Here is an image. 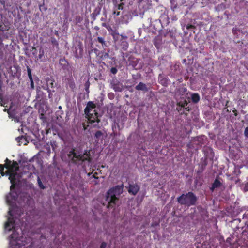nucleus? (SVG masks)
<instances>
[{"label":"nucleus","mask_w":248,"mask_h":248,"mask_svg":"<svg viewBox=\"0 0 248 248\" xmlns=\"http://www.w3.org/2000/svg\"><path fill=\"white\" fill-rule=\"evenodd\" d=\"M106 247V243H102L100 248H105Z\"/></svg>","instance_id":"412c9836"},{"label":"nucleus","mask_w":248,"mask_h":248,"mask_svg":"<svg viewBox=\"0 0 248 248\" xmlns=\"http://www.w3.org/2000/svg\"><path fill=\"white\" fill-rule=\"evenodd\" d=\"M191 99L193 102L197 103L200 100V96L197 93H194L191 95Z\"/></svg>","instance_id":"9b49d317"},{"label":"nucleus","mask_w":248,"mask_h":248,"mask_svg":"<svg viewBox=\"0 0 248 248\" xmlns=\"http://www.w3.org/2000/svg\"><path fill=\"white\" fill-rule=\"evenodd\" d=\"M221 183L217 179H216L214 183L213 184L212 186L211 187L212 191H213L214 189L219 187L221 186Z\"/></svg>","instance_id":"9d476101"},{"label":"nucleus","mask_w":248,"mask_h":248,"mask_svg":"<svg viewBox=\"0 0 248 248\" xmlns=\"http://www.w3.org/2000/svg\"><path fill=\"white\" fill-rule=\"evenodd\" d=\"M187 93V89L184 87L179 88L176 92L175 96L177 103L183 107L186 106L187 103L186 100Z\"/></svg>","instance_id":"20e7f679"},{"label":"nucleus","mask_w":248,"mask_h":248,"mask_svg":"<svg viewBox=\"0 0 248 248\" xmlns=\"http://www.w3.org/2000/svg\"><path fill=\"white\" fill-rule=\"evenodd\" d=\"M37 181H38V185H39V187L41 188V189H44L45 188V187L44 186H43V185L42 184L41 180H40V179L39 178V177H38V179H37Z\"/></svg>","instance_id":"dca6fc26"},{"label":"nucleus","mask_w":248,"mask_h":248,"mask_svg":"<svg viewBox=\"0 0 248 248\" xmlns=\"http://www.w3.org/2000/svg\"><path fill=\"white\" fill-rule=\"evenodd\" d=\"M62 159H65V160H68L69 161L75 162L76 160H84L83 156L81 155H78L76 152H75L74 150L70 151L68 154H67V158H64L63 155L62 156Z\"/></svg>","instance_id":"423d86ee"},{"label":"nucleus","mask_w":248,"mask_h":248,"mask_svg":"<svg viewBox=\"0 0 248 248\" xmlns=\"http://www.w3.org/2000/svg\"><path fill=\"white\" fill-rule=\"evenodd\" d=\"M136 89L137 90L147 91V88L145 84L142 82H140L138 85L136 86Z\"/></svg>","instance_id":"1a4fd4ad"},{"label":"nucleus","mask_w":248,"mask_h":248,"mask_svg":"<svg viewBox=\"0 0 248 248\" xmlns=\"http://www.w3.org/2000/svg\"><path fill=\"white\" fill-rule=\"evenodd\" d=\"M97 39H98V42L100 43L103 44L105 42L104 39L102 37H98L97 38Z\"/></svg>","instance_id":"a211bd4d"},{"label":"nucleus","mask_w":248,"mask_h":248,"mask_svg":"<svg viewBox=\"0 0 248 248\" xmlns=\"http://www.w3.org/2000/svg\"><path fill=\"white\" fill-rule=\"evenodd\" d=\"M102 135H103L102 133L100 131H97L95 134V136L97 138H101V137L102 136Z\"/></svg>","instance_id":"2eb2a0df"},{"label":"nucleus","mask_w":248,"mask_h":248,"mask_svg":"<svg viewBox=\"0 0 248 248\" xmlns=\"http://www.w3.org/2000/svg\"><path fill=\"white\" fill-rule=\"evenodd\" d=\"M85 113L89 122L93 126H97L99 120L95 104L92 102H89L85 109Z\"/></svg>","instance_id":"7ed1b4c3"},{"label":"nucleus","mask_w":248,"mask_h":248,"mask_svg":"<svg viewBox=\"0 0 248 248\" xmlns=\"http://www.w3.org/2000/svg\"><path fill=\"white\" fill-rule=\"evenodd\" d=\"M3 170H4V166L3 165H0V173L2 176H4L5 175V174L3 172Z\"/></svg>","instance_id":"f3484780"},{"label":"nucleus","mask_w":248,"mask_h":248,"mask_svg":"<svg viewBox=\"0 0 248 248\" xmlns=\"http://www.w3.org/2000/svg\"><path fill=\"white\" fill-rule=\"evenodd\" d=\"M13 212H8L7 216V221L4 225V233L8 234L12 231V233L9 237V248H25L24 245H21L19 236V232L16 229L15 227V220L13 217Z\"/></svg>","instance_id":"f257e3e1"},{"label":"nucleus","mask_w":248,"mask_h":248,"mask_svg":"<svg viewBox=\"0 0 248 248\" xmlns=\"http://www.w3.org/2000/svg\"><path fill=\"white\" fill-rule=\"evenodd\" d=\"M0 104H1V106H4V105H5V102L3 101V100H2L1 101Z\"/></svg>","instance_id":"5701e85b"},{"label":"nucleus","mask_w":248,"mask_h":248,"mask_svg":"<svg viewBox=\"0 0 248 248\" xmlns=\"http://www.w3.org/2000/svg\"><path fill=\"white\" fill-rule=\"evenodd\" d=\"M11 109H12V107H10V108L8 110L6 108H5L3 110L5 112H7V113H8V114L9 115V117L10 118H14V114L12 112Z\"/></svg>","instance_id":"ddd939ff"},{"label":"nucleus","mask_w":248,"mask_h":248,"mask_svg":"<svg viewBox=\"0 0 248 248\" xmlns=\"http://www.w3.org/2000/svg\"><path fill=\"white\" fill-rule=\"evenodd\" d=\"M113 89L116 92H121L122 90V86L120 84H114L113 85Z\"/></svg>","instance_id":"f8f14e48"},{"label":"nucleus","mask_w":248,"mask_h":248,"mask_svg":"<svg viewBox=\"0 0 248 248\" xmlns=\"http://www.w3.org/2000/svg\"><path fill=\"white\" fill-rule=\"evenodd\" d=\"M197 200L196 196L192 192L186 194H182L178 198V202L181 204H185L188 206L194 205Z\"/></svg>","instance_id":"39448f33"},{"label":"nucleus","mask_w":248,"mask_h":248,"mask_svg":"<svg viewBox=\"0 0 248 248\" xmlns=\"http://www.w3.org/2000/svg\"><path fill=\"white\" fill-rule=\"evenodd\" d=\"M37 60L40 61V62H44L45 60V57L44 56V51L42 49H40L39 50Z\"/></svg>","instance_id":"6e6552de"},{"label":"nucleus","mask_w":248,"mask_h":248,"mask_svg":"<svg viewBox=\"0 0 248 248\" xmlns=\"http://www.w3.org/2000/svg\"><path fill=\"white\" fill-rule=\"evenodd\" d=\"M140 189V187L137 185H130L128 192L133 195H136Z\"/></svg>","instance_id":"0eeeda50"},{"label":"nucleus","mask_w":248,"mask_h":248,"mask_svg":"<svg viewBox=\"0 0 248 248\" xmlns=\"http://www.w3.org/2000/svg\"><path fill=\"white\" fill-rule=\"evenodd\" d=\"M248 190V186H246L244 188L245 191H247Z\"/></svg>","instance_id":"b1692460"},{"label":"nucleus","mask_w":248,"mask_h":248,"mask_svg":"<svg viewBox=\"0 0 248 248\" xmlns=\"http://www.w3.org/2000/svg\"><path fill=\"white\" fill-rule=\"evenodd\" d=\"M28 75H29V78H31V71L30 69L28 70Z\"/></svg>","instance_id":"4be33fe9"},{"label":"nucleus","mask_w":248,"mask_h":248,"mask_svg":"<svg viewBox=\"0 0 248 248\" xmlns=\"http://www.w3.org/2000/svg\"><path fill=\"white\" fill-rule=\"evenodd\" d=\"M119 15V12H118V13H117V16H118Z\"/></svg>","instance_id":"393cba45"},{"label":"nucleus","mask_w":248,"mask_h":248,"mask_svg":"<svg viewBox=\"0 0 248 248\" xmlns=\"http://www.w3.org/2000/svg\"><path fill=\"white\" fill-rule=\"evenodd\" d=\"M16 140L19 143V145L20 144L24 141H25V138L23 137H18L16 138Z\"/></svg>","instance_id":"4468645a"},{"label":"nucleus","mask_w":248,"mask_h":248,"mask_svg":"<svg viewBox=\"0 0 248 248\" xmlns=\"http://www.w3.org/2000/svg\"><path fill=\"white\" fill-rule=\"evenodd\" d=\"M51 84L52 85V86H53V82H51Z\"/></svg>","instance_id":"a878e982"},{"label":"nucleus","mask_w":248,"mask_h":248,"mask_svg":"<svg viewBox=\"0 0 248 248\" xmlns=\"http://www.w3.org/2000/svg\"><path fill=\"white\" fill-rule=\"evenodd\" d=\"M245 136L248 138V127H246L244 131Z\"/></svg>","instance_id":"6ab92c4d"},{"label":"nucleus","mask_w":248,"mask_h":248,"mask_svg":"<svg viewBox=\"0 0 248 248\" xmlns=\"http://www.w3.org/2000/svg\"><path fill=\"white\" fill-rule=\"evenodd\" d=\"M123 191V186H117L114 188H111L108 192L106 196V201L108 202V207H113L118 202V197Z\"/></svg>","instance_id":"f03ea898"},{"label":"nucleus","mask_w":248,"mask_h":248,"mask_svg":"<svg viewBox=\"0 0 248 248\" xmlns=\"http://www.w3.org/2000/svg\"><path fill=\"white\" fill-rule=\"evenodd\" d=\"M111 72L113 74H116L117 73V70L115 68H112L111 69Z\"/></svg>","instance_id":"aec40b11"}]
</instances>
